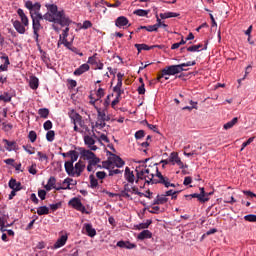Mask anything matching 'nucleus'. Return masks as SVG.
Returning a JSON list of instances; mask_svg holds the SVG:
<instances>
[{"label": "nucleus", "instance_id": "obj_36", "mask_svg": "<svg viewBox=\"0 0 256 256\" xmlns=\"http://www.w3.org/2000/svg\"><path fill=\"white\" fill-rule=\"evenodd\" d=\"M63 185H67L66 187L65 186H62L61 189L63 190H71V185H77V182L73 183V179L71 178H66L64 181H63Z\"/></svg>", "mask_w": 256, "mask_h": 256}, {"label": "nucleus", "instance_id": "obj_23", "mask_svg": "<svg viewBox=\"0 0 256 256\" xmlns=\"http://www.w3.org/2000/svg\"><path fill=\"white\" fill-rule=\"evenodd\" d=\"M134 47L137 49L138 53L142 51H151V49H155V47H159L157 45L149 46L147 44H135Z\"/></svg>", "mask_w": 256, "mask_h": 256}, {"label": "nucleus", "instance_id": "obj_2", "mask_svg": "<svg viewBox=\"0 0 256 256\" xmlns=\"http://www.w3.org/2000/svg\"><path fill=\"white\" fill-rule=\"evenodd\" d=\"M136 183H139L140 181H145L147 185H157L159 184V177H157V174L155 175L153 172H151V169L149 168H143L138 169L136 168Z\"/></svg>", "mask_w": 256, "mask_h": 256}, {"label": "nucleus", "instance_id": "obj_8", "mask_svg": "<svg viewBox=\"0 0 256 256\" xmlns=\"http://www.w3.org/2000/svg\"><path fill=\"white\" fill-rule=\"evenodd\" d=\"M156 171V177L159 178L158 184L164 185V187L169 188V187H175V184L171 183L169 180V177L163 176V174L159 171V168L155 167Z\"/></svg>", "mask_w": 256, "mask_h": 256}, {"label": "nucleus", "instance_id": "obj_9", "mask_svg": "<svg viewBox=\"0 0 256 256\" xmlns=\"http://www.w3.org/2000/svg\"><path fill=\"white\" fill-rule=\"evenodd\" d=\"M110 155L111 156L109 157V160H108V163L110 165H115L118 168H121V167H123V165H125V161H123V159H121V157H119L118 155L113 154V153H110Z\"/></svg>", "mask_w": 256, "mask_h": 256}, {"label": "nucleus", "instance_id": "obj_10", "mask_svg": "<svg viewBox=\"0 0 256 256\" xmlns=\"http://www.w3.org/2000/svg\"><path fill=\"white\" fill-rule=\"evenodd\" d=\"M56 183L57 179L55 178V176H51L48 180L47 185L44 186L46 191H51L52 189H55L56 191H61V189H63V186H57Z\"/></svg>", "mask_w": 256, "mask_h": 256}, {"label": "nucleus", "instance_id": "obj_15", "mask_svg": "<svg viewBox=\"0 0 256 256\" xmlns=\"http://www.w3.org/2000/svg\"><path fill=\"white\" fill-rule=\"evenodd\" d=\"M76 160H69L65 162L64 167L65 171L70 177H75V167L73 166V163H75Z\"/></svg>", "mask_w": 256, "mask_h": 256}, {"label": "nucleus", "instance_id": "obj_1", "mask_svg": "<svg viewBox=\"0 0 256 256\" xmlns=\"http://www.w3.org/2000/svg\"><path fill=\"white\" fill-rule=\"evenodd\" d=\"M46 7L48 9L46 14L31 17L33 35L36 43H39V31L40 29H43V26L41 25V21H43V19L45 21H49V23H57V25H61V27L71 25V19L69 16L65 14V11H59L57 5L49 4L46 5Z\"/></svg>", "mask_w": 256, "mask_h": 256}, {"label": "nucleus", "instance_id": "obj_14", "mask_svg": "<svg viewBox=\"0 0 256 256\" xmlns=\"http://www.w3.org/2000/svg\"><path fill=\"white\" fill-rule=\"evenodd\" d=\"M157 23L154 25H148V26H140V29H144L145 31H148L149 33H153V31H158L159 27H161V20L159 16H157Z\"/></svg>", "mask_w": 256, "mask_h": 256}, {"label": "nucleus", "instance_id": "obj_35", "mask_svg": "<svg viewBox=\"0 0 256 256\" xmlns=\"http://www.w3.org/2000/svg\"><path fill=\"white\" fill-rule=\"evenodd\" d=\"M66 157H70V161H77V159H79V152L76 150H70L66 152Z\"/></svg>", "mask_w": 256, "mask_h": 256}, {"label": "nucleus", "instance_id": "obj_39", "mask_svg": "<svg viewBox=\"0 0 256 256\" xmlns=\"http://www.w3.org/2000/svg\"><path fill=\"white\" fill-rule=\"evenodd\" d=\"M37 215H49V207L47 206H40L37 208Z\"/></svg>", "mask_w": 256, "mask_h": 256}, {"label": "nucleus", "instance_id": "obj_5", "mask_svg": "<svg viewBox=\"0 0 256 256\" xmlns=\"http://www.w3.org/2000/svg\"><path fill=\"white\" fill-rule=\"evenodd\" d=\"M183 71H187V69L181 68V64L170 65L163 68V75H179V73H183Z\"/></svg>", "mask_w": 256, "mask_h": 256}, {"label": "nucleus", "instance_id": "obj_61", "mask_svg": "<svg viewBox=\"0 0 256 256\" xmlns=\"http://www.w3.org/2000/svg\"><path fill=\"white\" fill-rule=\"evenodd\" d=\"M96 177H97V179L103 180L107 177V173H105V171H98L96 173Z\"/></svg>", "mask_w": 256, "mask_h": 256}, {"label": "nucleus", "instance_id": "obj_17", "mask_svg": "<svg viewBox=\"0 0 256 256\" xmlns=\"http://www.w3.org/2000/svg\"><path fill=\"white\" fill-rule=\"evenodd\" d=\"M12 25L14 27V29H16L17 33H20V35H25V31H27L25 29V25L23 23H21V21L19 20H12Z\"/></svg>", "mask_w": 256, "mask_h": 256}, {"label": "nucleus", "instance_id": "obj_49", "mask_svg": "<svg viewBox=\"0 0 256 256\" xmlns=\"http://www.w3.org/2000/svg\"><path fill=\"white\" fill-rule=\"evenodd\" d=\"M22 148L24 149V151H26V153H28L29 155H34L35 154V147L31 146V145H23Z\"/></svg>", "mask_w": 256, "mask_h": 256}, {"label": "nucleus", "instance_id": "obj_27", "mask_svg": "<svg viewBox=\"0 0 256 256\" xmlns=\"http://www.w3.org/2000/svg\"><path fill=\"white\" fill-rule=\"evenodd\" d=\"M169 201V198H167V195H157L156 199L154 200V205H165Z\"/></svg>", "mask_w": 256, "mask_h": 256}, {"label": "nucleus", "instance_id": "obj_50", "mask_svg": "<svg viewBox=\"0 0 256 256\" xmlns=\"http://www.w3.org/2000/svg\"><path fill=\"white\" fill-rule=\"evenodd\" d=\"M190 105H192V106L183 107L182 110L183 111H193V109H197V102L190 100Z\"/></svg>", "mask_w": 256, "mask_h": 256}, {"label": "nucleus", "instance_id": "obj_57", "mask_svg": "<svg viewBox=\"0 0 256 256\" xmlns=\"http://www.w3.org/2000/svg\"><path fill=\"white\" fill-rule=\"evenodd\" d=\"M3 126V131H5L6 133H8V131H11V129H13V124H7L5 122L2 123Z\"/></svg>", "mask_w": 256, "mask_h": 256}, {"label": "nucleus", "instance_id": "obj_7", "mask_svg": "<svg viewBox=\"0 0 256 256\" xmlns=\"http://www.w3.org/2000/svg\"><path fill=\"white\" fill-rule=\"evenodd\" d=\"M169 161L172 165H178L180 169H187V167H189L187 164H183V161H181L179 153L177 152H172L170 154Z\"/></svg>", "mask_w": 256, "mask_h": 256}, {"label": "nucleus", "instance_id": "obj_52", "mask_svg": "<svg viewBox=\"0 0 256 256\" xmlns=\"http://www.w3.org/2000/svg\"><path fill=\"white\" fill-rule=\"evenodd\" d=\"M28 139L31 141V143H35L37 141V132L35 131H30L28 134Z\"/></svg>", "mask_w": 256, "mask_h": 256}, {"label": "nucleus", "instance_id": "obj_38", "mask_svg": "<svg viewBox=\"0 0 256 256\" xmlns=\"http://www.w3.org/2000/svg\"><path fill=\"white\" fill-rule=\"evenodd\" d=\"M79 127H81L80 131H83L84 135H91V129H89V126L85 124V120H82L81 124H78Z\"/></svg>", "mask_w": 256, "mask_h": 256}, {"label": "nucleus", "instance_id": "obj_48", "mask_svg": "<svg viewBox=\"0 0 256 256\" xmlns=\"http://www.w3.org/2000/svg\"><path fill=\"white\" fill-rule=\"evenodd\" d=\"M46 139L49 141V143H53V141H55V131L48 130L46 133Z\"/></svg>", "mask_w": 256, "mask_h": 256}, {"label": "nucleus", "instance_id": "obj_58", "mask_svg": "<svg viewBox=\"0 0 256 256\" xmlns=\"http://www.w3.org/2000/svg\"><path fill=\"white\" fill-rule=\"evenodd\" d=\"M91 27H93V23H91L89 20H85L81 29H91Z\"/></svg>", "mask_w": 256, "mask_h": 256}, {"label": "nucleus", "instance_id": "obj_13", "mask_svg": "<svg viewBox=\"0 0 256 256\" xmlns=\"http://www.w3.org/2000/svg\"><path fill=\"white\" fill-rule=\"evenodd\" d=\"M115 25H116V27H119V29H122V27L125 28V27H127V25H128V27H131V24H129V19H127V17H125V16L118 17L115 20Z\"/></svg>", "mask_w": 256, "mask_h": 256}, {"label": "nucleus", "instance_id": "obj_4", "mask_svg": "<svg viewBox=\"0 0 256 256\" xmlns=\"http://www.w3.org/2000/svg\"><path fill=\"white\" fill-rule=\"evenodd\" d=\"M25 7L30 12V17H39L41 14V3L36 2L33 4L31 0L25 2Z\"/></svg>", "mask_w": 256, "mask_h": 256}, {"label": "nucleus", "instance_id": "obj_22", "mask_svg": "<svg viewBox=\"0 0 256 256\" xmlns=\"http://www.w3.org/2000/svg\"><path fill=\"white\" fill-rule=\"evenodd\" d=\"M117 247H120V249H135V247H137V245L129 242V241H118L117 242Z\"/></svg>", "mask_w": 256, "mask_h": 256}, {"label": "nucleus", "instance_id": "obj_30", "mask_svg": "<svg viewBox=\"0 0 256 256\" xmlns=\"http://www.w3.org/2000/svg\"><path fill=\"white\" fill-rule=\"evenodd\" d=\"M30 88L33 89V91H36V89H39V78L36 76H31L29 81Z\"/></svg>", "mask_w": 256, "mask_h": 256}, {"label": "nucleus", "instance_id": "obj_19", "mask_svg": "<svg viewBox=\"0 0 256 256\" xmlns=\"http://www.w3.org/2000/svg\"><path fill=\"white\" fill-rule=\"evenodd\" d=\"M8 186L10 187V189H12L14 191H21V189H23L21 182H17V180L15 178H11L9 180Z\"/></svg>", "mask_w": 256, "mask_h": 256}, {"label": "nucleus", "instance_id": "obj_3", "mask_svg": "<svg viewBox=\"0 0 256 256\" xmlns=\"http://www.w3.org/2000/svg\"><path fill=\"white\" fill-rule=\"evenodd\" d=\"M69 118L71 119V123L74 125V131L76 133H83V131H81V129L79 128V126L84 120H83V116H81L79 113H77V111H75L74 109H72L69 113Z\"/></svg>", "mask_w": 256, "mask_h": 256}, {"label": "nucleus", "instance_id": "obj_12", "mask_svg": "<svg viewBox=\"0 0 256 256\" xmlns=\"http://www.w3.org/2000/svg\"><path fill=\"white\" fill-rule=\"evenodd\" d=\"M124 178L130 185H133V183L137 181L135 180V174L133 173V171H131V168L129 167L125 168Z\"/></svg>", "mask_w": 256, "mask_h": 256}, {"label": "nucleus", "instance_id": "obj_37", "mask_svg": "<svg viewBox=\"0 0 256 256\" xmlns=\"http://www.w3.org/2000/svg\"><path fill=\"white\" fill-rule=\"evenodd\" d=\"M179 13L175 12H165V13H160V18L161 19H171L172 17H179Z\"/></svg>", "mask_w": 256, "mask_h": 256}, {"label": "nucleus", "instance_id": "obj_31", "mask_svg": "<svg viewBox=\"0 0 256 256\" xmlns=\"http://www.w3.org/2000/svg\"><path fill=\"white\" fill-rule=\"evenodd\" d=\"M188 199H198L200 203H207L209 201V198H202L200 194L194 193L190 195H185Z\"/></svg>", "mask_w": 256, "mask_h": 256}, {"label": "nucleus", "instance_id": "obj_29", "mask_svg": "<svg viewBox=\"0 0 256 256\" xmlns=\"http://www.w3.org/2000/svg\"><path fill=\"white\" fill-rule=\"evenodd\" d=\"M151 237H153V233H151V231H149V230H143L142 232H140L139 234H138V239L140 240V241H143V240H145V239H151Z\"/></svg>", "mask_w": 256, "mask_h": 256}, {"label": "nucleus", "instance_id": "obj_44", "mask_svg": "<svg viewBox=\"0 0 256 256\" xmlns=\"http://www.w3.org/2000/svg\"><path fill=\"white\" fill-rule=\"evenodd\" d=\"M38 115H40V117L42 119H47V117H49V109H47V108H40L38 110Z\"/></svg>", "mask_w": 256, "mask_h": 256}, {"label": "nucleus", "instance_id": "obj_34", "mask_svg": "<svg viewBox=\"0 0 256 256\" xmlns=\"http://www.w3.org/2000/svg\"><path fill=\"white\" fill-rule=\"evenodd\" d=\"M61 45H64V47H66L67 49H70L71 42H68L67 38H63V36H59L57 47L59 48V47H61Z\"/></svg>", "mask_w": 256, "mask_h": 256}, {"label": "nucleus", "instance_id": "obj_42", "mask_svg": "<svg viewBox=\"0 0 256 256\" xmlns=\"http://www.w3.org/2000/svg\"><path fill=\"white\" fill-rule=\"evenodd\" d=\"M153 223L152 220H146V222L140 223L136 226V228L141 231V229H149V225Z\"/></svg>", "mask_w": 256, "mask_h": 256}, {"label": "nucleus", "instance_id": "obj_62", "mask_svg": "<svg viewBox=\"0 0 256 256\" xmlns=\"http://www.w3.org/2000/svg\"><path fill=\"white\" fill-rule=\"evenodd\" d=\"M114 93H117L116 97H121L123 95V90L119 86H115L113 88Z\"/></svg>", "mask_w": 256, "mask_h": 256}, {"label": "nucleus", "instance_id": "obj_20", "mask_svg": "<svg viewBox=\"0 0 256 256\" xmlns=\"http://www.w3.org/2000/svg\"><path fill=\"white\" fill-rule=\"evenodd\" d=\"M17 14L20 17L21 23L24 25V27H29V18L25 14V11H23V9L19 8L17 10Z\"/></svg>", "mask_w": 256, "mask_h": 256}, {"label": "nucleus", "instance_id": "obj_11", "mask_svg": "<svg viewBox=\"0 0 256 256\" xmlns=\"http://www.w3.org/2000/svg\"><path fill=\"white\" fill-rule=\"evenodd\" d=\"M84 143L89 147L91 151H97V146H95V139H93V136L91 134L84 135Z\"/></svg>", "mask_w": 256, "mask_h": 256}, {"label": "nucleus", "instance_id": "obj_33", "mask_svg": "<svg viewBox=\"0 0 256 256\" xmlns=\"http://www.w3.org/2000/svg\"><path fill=\"white\" fill-rule=\"evenodd\" d=\"M1 59H4L5 62L4 64L0 65V71H7L9 65L11 64V62L9 61V56L3 54V56H1Z\"/></svg>", "mask_w": 256, "mask_h": 256}, {"label": "nucleus", "instance_id": "obj_40", "mask_svg": "<svg viewBox=\"0 0 256 256\" xmlns=\"http://www.w3.org/2000/svg\"><path fill=\"white\" fill-rule=\"evenodd\" d=\"M89 179L91 189H96V187H99V181L97 180V178H95L93 174L89 176Z\"/></svg>", "mask_w": 256, "mask_h": 256}, {"label": "nucleus", "instance_id": "obj_18", "mask_svg": "<svg viewBox=\"0 0 256 256\" xmlns=\"http://www.w3.org/2000/svg\"><path fill=\"white\" fill-rule=\"evenodd\" d=\"M80 152V155L84 158H86L88 161L93 159L95 157V153H93L91 150H85V148H76Z\"/></svg>", "mask_w": 256, "mask_h": 256}, {"label": "nucleus", "instance_id": "obj_53", "mask_svg": "<svg viewBox=\"0 0 256 256\" xmlns=\"http://www.w3.org/2000/svg\"><path fill=\"white\" fill-rule=\"evenodd\" d=\"M96 101H99L100 99H102V97H105V90L103 88H99L96 92Z\"/></svg>", "mask_w": 256, "mask_h": 256}, {"label": "nucleus", "instance_id": "obj_46", "mask_svg": "<svg viewBox=\"0 0 256 256\" xmlns=\"http://www.w3.org/2000/svg\"><path fill=\"white\" fill-rule=\"evenodd\" d=\"M134 15L138 17H147L149 15V10L137 9L134 11Z\"/></svg>", "mask_w": 256, "mask_h": 256}, {"label": "nucleus", "instance_id": "obj_51", "mask_svg": "<svg viewBox=\"0 0 256 256\" xmlns=\"http://www.w3.org/2000/svg\"><path fill=\"white\" fill-rule=\"evenodd\" d=\"M245 221H248L249 223H256V215L255 214H248L244 216Z\"/></svg>", "mask_w": 256, "mask_h": 256}, {"label": "nucleus", "instance_id": "obj_45", "mask_svg": "<svg viewBox=\"0 0 256 256\" xmlns=\"http://www.w3.org/2000/svg\"><path fill=\"white\" fill-rule=\"evenodd\" d=\"M98 56H99V54H97V53L93 54V56H90L88 58V64L89 65H96L97 62L99 61Z\"/></svg>", "mask_w": 256, "mask_h": 256}, {"label": "nucleus", "instance_id": "obj_54", "mask_svg": "<svg viewBox=\"0 0 256 256\" xmlns=\"http://www.w3.org/2000/svg\"><path fill=\"white\" fill-rule=\"evenodd\" d=\"M43 127L45 131H50V129H53V122L51 120H47L44 124Z\"/></svg>", "mask_w": 256, "mask_h": 256}, {"label": "nucleus", "instance_id": "obj_56", "mask_svg": "<svg viewBox=\"0 0 256 256\" xmlns=\"http://www.w3.org/2000/svg\"><path fill=\"white\" fill-rule=\"evenodd\" d=\"M100 162H101V159H99L96 155H94V157L91 158L88 163L92 166H95L97 165V163H100Z\"/></svg>", "mask_w": 256, "mask_h": 256}, {"label": "nucleus", "instance_id": "obj_28", "mask_svg": "<svg viewBox=\"0 0 256 256\" xmlns=\"http://www.w3.org/2000/svg\"><path fill=\"white\" fill-rule=\"evenodd\" d=\"M84 227H85V231H86L88 237H95V235H97V230H95V228H93V225L84 224Z\"/></svg>", "mask_w": 256, "mask_h": 256}, {"label": "nucleus", "instance_id": "obj_6", "mask_svg": "<svg viewBox=\"0 0 256 256\" xmlns=\"http://www.w3.org/2000/svg\"><path fill=\"white\" fill-rule=\"evenodd\" d=\"M68 205L70 207H73V209H76V211H80V213H85L86 215H89V211L85 208L83 203L81 202V199L74 197L69 202Z\"/></svg>", "mask_w": 256, "mask_h": 256}, {"label": "nucleus", "instance_id": "obj_59", "mask_svg": "<svg viewBox=\"0 0 256 256\" xmlns=\"http://www.w3.org/2000/svg\"><path fill=\"white\" fill-rule=\"evenodd\" d=\"M28 171L31 175H37V164H32Z\"/></svg>", "mask_w": 256, "mask_h": 256}, {"label": "nucleus", "instance_id": "obj_32", "mask_svg": "<svg viewBox=\"0 0 256 256\" xmlns=\"http://www.w3.org/2000/svg\"><path fill=\"white\" fill-rule=\"evenodd\" d=\"M40 53L42 54L41 59H42L43 63H45V65L48 67V69H51V59L47 55V52L40 50Z\"/></svg>", "mask_w": 256, "mask_h": 256}, {"label": "nucleus", "instance_id": "obj_16", "mask_svg": "<svg viewBox=\"0 0 256 256\" xmlns=\"http://www.w3.org/2000/svg\"><path fill=\"white\" fill-rule=\"evenodd\" d=\"M3 143L5 144V149L6 151H18L19 147L17 146V142L15 141H9L7 139L2 140Z\"/></svg>", "mask_w": 256, "mask_h": 256}, {"label": "nucleus", "instance_id": "obj_41", "mask_svg": "<svg viewBox=\"0 0 256 256\" xmlns=\"http://www.w3.org/2000/svg\"><path fill=\"white\" fill-rule=\"evenodd\" d=\"M11 94L8 92H4L0 95V101H3L4 103H11Z\"/></svg>", "mask_w": 256, "mask_h": 256}, {"label": "nucleus", "instance_id": "obj_55", "mask_svg": "<svg viewBox=\"0 0 256 256\" xmlns=\"http://www.w3.org/2000/svg\"><path fill=\"white\" fill-rule=\"evenodd\" d=\"M194 65H197V62L195 61H188L186 63L180 64L181 69H185V67H193Z\"/></svg>", "mask_w": 256, "mask_h": 256}, {"label": "nucleus", "instance_id": "obj_64", "mask_svg": "<svg viewBox=\"0 0 256 256\" xmlns=\"http://www.w3.org/2000/svg\"><path fill=\"white\" fill-rule=\"evenodd\" d=\"M132 189H133V184H130V183L124 184V191L128 192V194L132 192Z\"/></svg>", "mask_w": 256, "mask_h": 256}, {"label": "nucleus", "instance_id": "obj_43", "mask_svg": "<svg viewBox=\"0 0 256 256\" xmlns=\"http://www.w3.org/2000/svg\"><path fill=\"white\" fill-rule=\"evenodd\" d=\"M239 121V118L235 117L231 121L224 124V129H231L235 126V124Z\"/></svg>", "mask_w": 256, "mask_h": 256}, {"label": "nucleus", "instance_id": "obj_21", "mask_svg": "<svg viewBox=\"0 0 256 256\" xmlns=\"http://www.w3.org/2000/svg\"><path fill=\"white\" fill-rule=\"evenodd\" d=\"M89 69H91L89 64H87V63L82 64L79 68H77L74 71V75H76V77H79V76L83 75V73H87V71H89Z\"/></svg>", "mask_w": 256, "mask_h": 256}, {"label": "nucleus", "instance_id": "obj_47", "mask_svg": "<svg viewBox=\"0 0 256 256\" xmlns=\"http://www.w3.org/2000/svg\"><path fill=\"white\" fill-rule=\"evenodd\" d=\"M199 49H203V44L193 45L187 48L190 53L199 52Z\"/></svg>", "mask_w": 256, "mask_h": 256}, {"label": "nucleus", "instance_id": "obj_24", "mask_svg": "<svg viewBox=\"0 0 256 256\" xmlns=\"http://www.w3.org/2000/svg\"><path fill=\"white\" fill-rule=\"evenodd\" d=\"M97 113H98V120L103 121V122L111 121V117L109 115H107L106 109H104V110L98 109Z\"/></svg>", "mask_w": 256, "mask_h": 256}, {"label": "nucleus", "instance_id": "obj_25", "mask_svg": "<svg viewBox=\"0 0 256 256\" xmlns=\"http://www.w3.org/2000/svg\"><path fill=\"white\" fill-rule=\"evenodd\" d=\"M68 236L62 235L54 244V249H61L67 243Z\"/></svg>", "mask_w": 256, "mask_h": 256}, {"label": "nucleus", "instance_id": "obj_26", "mask_svg": "<svg viewBox=\"0 0 256 256\" xmlns=\"http://www.w3.org/2000/svg\"><path fill=\"white\" fill-rule=\"evenodd\" d=\"M74 170L75 175H77V177H80L81 172L85 171V163H83L82 161L77 162L74 166Z\"/></svg>", "mask_w": 256, "mask_h": 256}, {"label": "nucleus", "instance_id": "obj_60", "mask_svg": "<svg viewBox=\"0 0 256 256\" xmlns=\"http://www.w3.org/2000/svg\"><path fill=\"white\" fill-rule=\"evenodd\" d=\"M145 137V131L144 130H138L135 133V139H143Z\"/></svg>", "mask_w": 256, "mask_h": 256}, {"label": "nucleus", "instance_id": "obj_63", "mask_svg": "<svg viewBox=\"0 0 256 256\" xmlns=\"http://www.w3.org/2000/svg\"><path fill=\"white\" fill-rule=\"evenodd\" d=\"M61 202H58V203H56V204H50V209L52 210V211H57V209H61Z\"/></svg>", "mask_w": 256, "mask_h": 256}]
</instances>
